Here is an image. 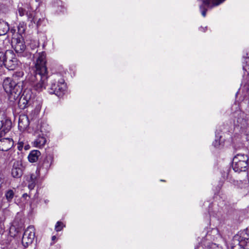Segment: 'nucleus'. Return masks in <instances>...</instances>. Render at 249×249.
<instances>
[{
	"label": "nucleus",
	"mask_w": 249,
	"mask_h": 249,
	"mask_svg": "<svg viewBox=\"0 0 249 249\" xmlns=\"http://www.w3.org/2000/svg\"><path fill=\"white\" fill-rule=\"evenodd\" d=\"M59 11V12H64V9H60V10H57V11Z\"/></svg>",
	"instance_id": "35"
},
{
	"label": "nucleus",
	"mask_w": 249,
	"mask_h": 249,
	"mask_svg": "<svg viewBox=\"0 0 249 249\" xmlns=\"http://www.w3.org/2000/svg\"><path fill=\"white\" fill-rule=\"evenodd\" d=\"M10 55H13V51L7 50L5 52L0 51V67L4 65L5 62Z\"/></svg>",
	"instance_id": "19"
},
{
	"label": "nucleus",
	"mask_w": 249,
	"mask_h": 249,
	"mask_svg": "<svg viewBox=\"0 0 249 249\" xmlns=\"http://www.w3.org/2000/svg\"><path fill=\"white\" fill-rule=\"evenodd\" d=\"M12 122L4 113L0 112V134L8 132L11 129Z\"/></svg>",
	"instance_id": "9"
},
{
	"label": "nucleus",
	"mask_w": 249,
	"mask_h": 249,
	"mask_svg": "<svg viewBox=\"0 0 249 249\" xmlns=\"http://www.w3.org/2000/svg\"><path fill=\"white\" fill-rule=\"evenodd\" d=\"M22 6L23 4L22 3L21 4V5L20 4L18 5V12L19 15L21 17H22L26 14L28 20L31 21V22H33L35 23L36 20L33 14L34 10L32 9L31 6L30 5H28L27 10L25 9Z\"/></svg>",
	"instance_id": "10"
},
{
	"label": "nucleus",
	"mask_w": 249,
	"mask_h": 249,
	"mask_svg": "<svg viewBox=\"0 0 249 249\" xmlns=\"http://www.w3.org/2000/svg\"><path fill=\"white\" fill-rule=\"evenodd\" d=\"M202 246H204V249H222L221 246H219L215 243L213 242L204 243V241L201 243Z\"/></svg>",
	"instance_id": "22"
},
{
	"label": "nucleus",
	"mask_w": 249,
	"mask_h": 249,
	"mask_svg": "<svg viewBox=\"0 0 249 249\" xmlns=\"http://www.w3.org/2000/svg\"><path fill=\"white\" fill-rule=\"evenodd\" d=\"M40 173L39 172V170L38 171L36 170L35 173H33L30 174V177L29 180L36 182L38 178H39L40 176Z\"/></svg>",
	"instance_id": "26"
},
{
	"label": "nucleus",
	"mask_w": 249,
	"mask_h": 249,
	"mask_svg": "<svg viewBox=\"0 0 249 249\" xmlns=\"http://www.w3.org/2000/svg\"><path fill=\"white\" fill-rule=\"evenodd\" d=\"M39 0H36V1H39Z\"/></svg>",
	"instance_id": "37"
},
{
	"label": "nucleus",
	"mask_w": 249,
	"mask_h": 249,
	"mask_svg": "<svg viewBox=\"0 0 249 249\" xmlns=\"http://www.w3.org/2000/svg\"><path fill=\"white\" fill-rule=\"evenodd\" d=\"M9 30L8 23L4 20H0V36L5 35Z\"/></svg>",
	"instance_id": "21"
},
{
	"label": "nucleus",
	"mask_w": 249,
	"mask_h": 249,
	"mask_svg": "<svg viewBox=\"0 0 249 249\" xmlns=\"http://www.w3.org/2000/svg\"><path fill=\"white\" fill-rule=\"evenodd\" d=\"M11 174L15 178H19L22 176L23 166L21 162L17 161L14 162L11 170Z\"/></svg>",
	"instance_id": "12"
},
{
	"label": "nucleus",
	"mask_w": 249,
	"mask_h": 249,
	"mask_svg": "<svg viewBox=\"0 0 249 249\" xmlns=\"http://www.w3.org/2000/svg\"><path fill=\"white\" fill-rule=\"evenodd\" d=\"M232 249H249V228L235 235L231 243Z\"/></svg>",
	"instance_id": "4"
},
{
	"label": "nucleus",
	"mask_w": 249,
	"mask_h": 249,
	"mask_svg": "<svg viewBox=\"0 0 249 249\" xmlns=\"http://www.w3.org/2000/svg\"><path fill=\"white\" fill-rule=\"evenodd\" d=\"M35 230L33 226H29L24 231L21 243L22 245L27 248L31 244L35 237Z\"/></svg>",
	"instance_id": "8"
},
{
	"label": "nucleus",
	"mask_w": 249,
	"mask_h": 249,
	"mask_svg": "<svg viewBox=\"0 0 249 249\" xmlns=\"http://www.w3.org/2000/svg\"><path fill=\"white\" fill-rule=\"evenodd\" d=\"M35 95L30 89H26L20 97L18 105L21 109H24L32 105L34 103Z\"/></svg>",
	"instance_id": "7"
},
{
	"label": "nucleus",
	"mask_w": 249,
	"mask_h": 249,
	"mask_svg": "<svg viewBox=\"0 0 249 249\" xmlns=\"http://www.w3.org/2000/svg\"><path fill=\"white\" fill-rule=\"evenodd\" d=\"M14 145V141L11 138H2L0 139V150L7 151Z\"/></svg>",
	"instance_id": "13"
},
{
	"label": "nucleus",
	"mask_w": 249,
	"mask_h": 249,
	"mask_svg": "<svg viewBox=\"0 0 249 249\" xmlns=\"http://www.w3.org/2000/svg\"><path fill=\"white\" fill-rule=\"evenodd\" d=\"M10 59L6 60L4 66L9 71L15 70L18 66V63L17 58L14 56V55H10Z\"/></svg>",
	"instance_id": "15"
},
{
	"label": "nucleus",
	"mask_w": 249,
	"mask_h": 249,
	"mask_svg": "<svg viewBox=\"0 0 249 249\" xmlns=\"http://www.w3.org/2000/svg\"><path fill=\"white\" fill-rule=\"evenodd\" d=\"M40 151L37 150L31 151L28 157L29 161L30 162H36L38 160V157L40 156Z\"/></svg>",
	"instance_id": "20"
},
{
	"label": "nucleus",
	"mask_w": 249,
	"mask_h": 249,
	"mask_svg": "<svg viewBox=\"0 0 249 249\" xmlns=\"http://www.w3.org/2000/svg\"><path fill=\"white\" fill-rule=\"evenodd\" d=\"M29 125V121L27 116L20 115L18 120V128L20 130L26 129Z\"/></svg>",
	"instance_id": "17"
},
{
	"label": "nucleus",
	"mask_w": 249,
	"mask_h": 249,
	"mask_svg": "<svg viewBox=\"0 0 249 249\" xmlns=\"http://www.w3.org/2000/svg\"><path fill=\"white\" fill-rule=\"evenodd\" d=\"M65 227V225L61 221H58L55 226V230L56 231H60L62 230Z\"/></svg>",
	"instance_id": "28"
},
{
	"label": "nucleus",
	"mask_w": 249,
	"mask_h": 249,
	"mask_svg": "<svg viewBox=\"0 0 249 249\" xmlns=\"http://www.w3.org/2000/svg\"><path fill=\"white\" fill-rule=\"evenodd\" d=\"M67 85L64 79L59 74H54L51 77L48 91L51 94H55L59 97H62L67 89Z\"/></svg>",
	"instance_id": "3"
},
{
	"label": "nucleus",
	"mask_w": 249,
	"mask_h": 249,
	"mask_svg": "<svg viewBox=\"0 0 249 249\" xmlns=\"http://www.w3.org/2000/svg\"><path fill=\"white\" fill-rule=\"evenodd\" d=\"M4 196L7 202H11L15 196V192L13 190L9 189L5 192Z\"/></svg>",
	"instance_id": "24"
},
{
	"label": "nucleus",
	"mask_w": 249,
	"mask_h": 249,
	"mask_svg": "<svg viewBox=\"0 0 249 249\" xmlns=\"http://www.w3.org/2000/svg\"><path fill=\"white\" fill-rule=\"evenodd\" d=\"M28 195L25 193V194H24L23 195H22V197H24V198H26L27 196H28Z\"/></svg>",
	"instance_id": "33"
},
{
	"label": "nucleus",
	"mask_w": 249,
	"mask_h": 249,
	"mask_svg": "<svg viewBox=\"0 0 249 249\" xmlns=\"http://www.w3.org/2000/svg\"><path fill=\"white\" fill-rule=\"evenodd\" d=\"M207 29V27H205V28H203L202 27H201L200 28H199V30L202 32H205V31Z\"/></svg>",
	"instance_id": "32"
},
{
	"label": "nucleus",
	"mask_w": 249,
	"mask_h": 249,
	"mask_svg": "<svg viewBox=\"0 0 249 249\" xmlns=\"http://www.w3.org/2000/svg\"><path fill=\"white\" fill-rule=\"evenodd\" d=\"M221 138V136L219 135V134L216 132L215 134V139L213 143V145L215 147H218L220 144V139Z\"/></svg>",
	"instance_id": "27"
},
{
	"label": "nucleus",
	"mask_w": 249,
	"mask_h": 249,
	"mask_svg": "<svg viewBox=\"0 0 249 249\" xmlns=\"http://www.w3.org/2000/svg\"><path fill=\"white\" fill-rule=\"evenodd\" d=\"M29 184H28V188L30 190H33L36 186V182L34 181H31L30 180H28Z\"/></svg>",
	"instance_id": "29"
},
{
	"label": "nucleus",
	"mask_w": 249,
	"mask_h": 249,
	"mask_svg": "<svg viewBox=\"0 0 249 249\" xmlns=\"http://www.w3.org/2000/svg\"><path fill=\"white\" fill-rule=\"evenodd\" d=\"M244 61L243 62V69L247 72V75H249V55L247 53L246 56H244ZM244 74H246L244 73Z\"/></svg>",
	"instance_id": "23"
},
{
	"label": "nucleus",
	"mask_w": 249,
	"mask_h": 249,
	"mask_svg": "<svg viewBox=\"0 0 249 249\" xmlns=\"http://www.w3.org/2000/svg\"><path fill=\"white\" fill-rule=\"evenodd\" d=\"M220 237L218 231L217 229L214 228L212 229L211 231L207 232L204 239L203 241L205 242V240L209 241L208 242H211L212 241L214 240L218 237Z\"/></svg>",
	"instance_id": "16"
},
{
	"label": "nucleus",
	"mask_w": 249,
	"mask_h": 249,
	"mask_svg": "<svg viewBox=\"0 0 249 249\" xmlns=\"http://www.w3.org/2000/svg\"><path fill=\"white\" fill-rule=\"evenodd\" d=\"M160 181H165V180H162V179H161V180H160Z\"/></svg>",
	"instance_id": "36"
},
{
	"label": "nucleus",
	"mask_w": 249,
	"mask_h": 249,
	"mask_svg": "<svg viewBox=\"0 0 249 249\" xmlns=\"http://www.w3.org/2000/svg\"><path fill=\"white\" fill-rule=\"evenodd\" d=\"M47 142L46 135L41 131L36 137V139L33 142V145L35 147L39 148L43 147Z\"/></svg>",
	"instance_id": "14"
},
{
	"label": "nucleus",
	"mask_w": 249,
	"mask_h": 249,
	"mask_svg": "<svg viewBox=\"0 0 249 249\" xmlns=\"http://www.w3.org/2000/svg\"><path fill=\"white\" fill-rule=\"evenodd\" d=\"M23 75V71H18L13 74L12 78L7 77L3 80V89L11 102L18 100L21 93L24 85Z\"/></svg>",
	"instance_id": "2"
},
{
	"label": "nucleus",
	"mask_w": 249,
	"mask_h": 249,
	"mask_svg": "<svg viewBox=\"0 0 249 249\" xmlns=\"http://www.w3.org/2000/svg\"><path fill=\"white\" fill-rule=\"evenodd\" d=\"M233 117L235 126L244 130L249 125V114L237 110L233 113Z\"/></svg>",
	"instance_id": "6"
},
{
	"label": "nucleus",
	"mask_w": 249,
	"mask_h": 249,
	"mask_svg": "<svg viewBox=\"0 0 249 249\" xmlns=\"http://www.w3.org/2000/svg\"><path fill=\"white\" fill-rule=\"evenodd\" d=\"M249 157L247 155L238 154L232 160V167L236 172H246L248 169Z\"/></svg>",
	"instance_id": "5"
},
{
	"label": "nucleus",
	"mask_w": 249,
	"mask_h": 249,
	"mask_svg": "<svg viewBox=\"0 0 249 249\" xmlns=\"http://www.w3.org/2000/svg\"><path fill=\"white\" fill-rule=\"evenodd\" d=\"M56 238V236H52V240H54Z\"/></svg>",
	"instance_id": "34"
},
{
	"label": "nucleus",
	"mask_w": 249,
	"mask_h": 249,
	"mask_svg": "<svg viewBox=\"0 0 249 249\" xmlns=\"http://www.w3.org/2000/svg\"><path fill=\"white\" fill-rule=\"evenodd\" d=\"M26 25L24 22H20L18 26V32L20 35L24 33Z\"/></svg>",
	"instance_id": "25"
},
{
	"label": "nucleus",
	"mask_w": 249,
	"mask_h": 249,
	"mask_svg": "<svg viewBox=\"0 0 249 249\" xmlns=\"http://www.w3.org/2000/svg\"><path fill=\"white\" fill-rule=\"evenodd\" d=\"M26 49L24 42L20 40H17L14 46V50L18 53V56H23L22 54Z\"/></svg>",
	"instance_id": "18"
},
{
	"label": "nucleus",
	"mask_w": 249,
	"mask_h": 249,
	"mask_svg": "<svg viewBox=\"0 0 249 249\" xmlns=\"http://www.w3.org/2000/svg\"><path fill=\"white\" fill-rule=\"evenodd\" d=\"M209 214L210 216H219L218 214L217 213H215V212L213 211H209Z\"/></svg>",
	"instance_id": "30"
},
{
	"label": "nucleus",
	"mask_w": 249,
	"mask_h": 249,
	"mask_svg": "<svg viewBox=\"0 0 249 249\" xmlns=\"http://www.w3.org/2000/svg\"><path fill=\"white\" fill-rule=\"evenodd\" d=\"M53 160V158L51 156H47L43 161L40 162L38 167L36 170H39L40 173L43 174L47 173L49 169Z\"/></svg>",
	"instance_id": "11"
},
{
	"label": "nucleus",
	"mask_w": 249,
	"mask_h": 249,
	"mask_svg": "<svg viewBox=\"0 0 249 249\" xmlns=\"http://www.w3.org/2000/svg\"><path fill=\"white\" fill-rule=\"evenodd\" d=\"M43 21H44V19L39 18L36 22V26L37 27L39 26L41 24V23Z\"/></svg>",
	"instance_id": "31"
},
{
	"label": "nucleus",
	"mask_w": 249,
	"mask_h": 249,
	"mask_svg": "<svg viewBox=\"0 0 249 249\" xmlns=\"http://www.w3.org/2000/svg\"><path fill=\"white\" fill-rule=\"evenodd\" d=\"M46 56V54L44 52L36 54L35 56L36 58L35 67L29 77V81L31 84L34 89L38 92L46 88L48 78Z\"/></svg>",
	"instance_id": "1"
}]
</instances>
